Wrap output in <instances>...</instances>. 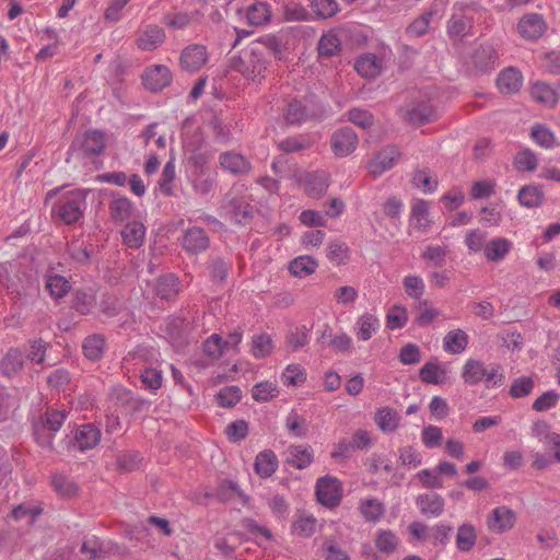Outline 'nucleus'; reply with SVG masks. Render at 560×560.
<instances>
[{"instance_id": "nucleus-1", "label": "nucleus", "mask_w": 560, "mask_h": 560, "mask_svg": "<svg viewBox=\"0 0 560 560\" xmlns=\"http://www.w3.org/2000/svg\"><path fill=\"white\" fill-rule=\"evenodd\" d=\"M268 60L261 46H250L241 55L230 59V69L240 72L245 79L260 81L265 78Z\"/></svg>"}, {"instance_id": "nucleus-2", "label": "nucleus", "mask_w": 560, "mask_h": 560, "mask_svg": "<svg viewBox=\"0 0 560 560\" xmlns=\"http://www.w3.org/2000/svg\"><path fill=\"white\" fill-rule=\"evenodd\" d=\"M88 189H77L68 192L60 200L58 217L65 224L77 223L83 215L86 208Z\"/></svg>"}, {"instance_id": "nucleus-3", "label": "nucleus", "mask_w": 560, "mask_h": 560, "mask_svg": "<svg viewBox=\"0 0 560 560\" xmlns=\"http://www.w3.org/2000/svg\"><path fill=\"white\" fill-rule=\"evenodd\" d=\"M342 485L336 477L324 476L316 481V497L320 504L334 509L342 499Z\"/></svg>"}, {"instance_id": "nucleus-4", "label": "nucleus", "mask_w": 560, "mask_h": 560, "mask_svg": "<svg viewBox=\"0 0 560 560\" xmlns=\"http://www.w3.org/2000/svg\"><path fill=\"white\" fill-rule=\"evenodd\" d=\"M105 150V135L100 130H88L77 136L72 141L69 153L80 151L86 156H98Z\"/></svg>"}, {"instance_id": "nucleus-5", "label": "nucleus", "mask_w": 560, "mask_h": 560, "mask_svg": "<svg viewBox=\"0 0 560 560\" xmlns=\"http://www.w3.org/2000/svg\"><path fill=\"white\" fill-rule=\"evenodd\" d=\"M358 135L351 127L337 129L330 137V148L335 156L346 158L358 147Z\"/></svg>"}, {"instance_id": "nucleus-6", "label": "nucleus", "mask_w": 560, "mask_h": 560, "mask_svg": "<svg viewBox=\"0 0 560 560\" xmlns=\"http://www.w3.org/2000/svg\"><path fill=\"white\" fill-rule=\"evenodd\" d=\"M547 30V24L539 13L524 14L517 24L520 35L527 40L540 38Z\"/></svg>"}, {"instance_id": "nucleus-7", "label": "nucleus", "mask_w": 560, "mask_h": 560, "mask_svg": "<svg viewBox=\"0 0 560 560\" xmlns=\"http://www.w3.org/2000/svg\"><path fill=\"white\" fill-rule=\"evenodd\" d=\"M208 51L206 46L192 44L183 49L179 57V65L183 70L196 72L207 62Z\"/></svg>"}, {"instance_id": "nucleus-8", "label": "nucleus", "mask_w": 560, "mask_h": 560, "mask_svg": "<svg viewBox=\"0 0 560 560\" xmlns=\"http://www.w3.org/2000/svg\"><path fill=\"white\" fill-rule=\"evenodd\" d=\"M142 81L148 90L159 92L171 84L172 73L166 66L154 65L144 71Z\"/></svg>"}, {"instance_id": "nucleus-9", "label": "nucleus", "mask_w": 560, "mask_h": 560, "mask_svg": "<svg viewBox=\"0 0 560 560\" xmlns=\"http://www.w3.org/2000/svg\"><path fill=\"white\" fill-rule=\"evenodd\" d=\"M400 156L396 145H387L377 152L375 158L369 163V171L372 175L378 176L390 170Z\"/></svg>"}, {"instance_id": "nucleus-10", "label": "nucleus", "mask_w": 560, "mask_h": 560, "mask_svg": "<svg viewBox=\"0 0 560 560\" xmlns=\"http://www.w3.org/2000/svg\"><path fill=\"white\" fill-rule=\"evenodd\" d=\"M515 513L511 509L499 506L489 514L487 525L491 532L501 534L511 529L515 524Z\"/></svg>"}, {"instance_id": "nucleus-11", "label": "nucleus", "mask_w": 560, "mask_h": 560, "mask_svg": "<svg viewBox=\"0 0 560 560\" xmlns=\"http://www.w3.org/2000/svg\"><path fill=\"white\" fill-rule=\"evenodd\" d=\"M404 117L415 126H422L434 120L435 110L428 102L412 103L406 106Z\"/></svg>"}, {"instance_id": "nucleus-12", "label": "nucleus", "mask_w": 560, "mask_h": 560, "mask_svg": "<svg viewBox=\"0 0 560 560\" xmlns=\"http://www.w3.org/2000/svg\"><path fill=\"white\" fill-rule=\"evenodd\" d=\"M209 245V236L201 228L192 226L188 229L183 235L182 246L189 254H198L205 252Z\"/></svg>"}, {"instance_id": "nucleus-13", "label": "nucleus", "mask_w": 560, "mask_h": 560, "mask_svg": "<svg viewBox=\"0 0 560 560\" xmlns=\"http://www.w3.org/2000/svg\"><path fill=\"white\" fill-rule=\"evenodd\" d=\"M314 117L315 112L300 100H291L283 109V118L287 125L300 126Z\"/></svg>"}, {"instance_id": "nucleus-14", "label": "nucleus", "mask_w": 560, "mask_h": 560, "mask_svg": "<svg viewBox=\"0 0 560 560\" xmlns=\"http://www.w3.org/2000/svg\"><path fill=\"white\" fill-rule=\"evenodd\" d=\"M416 504L425 516L439 517L444 513L445 501L436 492L419 494Z\"/></svg>"}, {"instance_id": "nucleus-15", "label": "nucleus", "mask_w": 560, "mask_h": 560, "mask_svg": "<svg viewBox=\"0 0 560 560\" xmlns=\"http://www.w3.org/2000/svg\"><path fill=\"white\" fill-rule=\"evenodd\" d=\"M165 40V32L161 26L147 25L137 38V46L147 51H152L160 47Z\"/></svg>"}, {"instance_id": "nucleus-16", "label": "nucleus", "mask_w": 560, "mask_h": 560, "mask_svg": "<svg viewBox=\"0 0 560 560\" xmlns=\"http://www.w3.org/2000/svg\"><path fill=\"white\" fill-rule=\"evenodd\" d=\"M114 398L117 404L128 409L132 413L147 411L150 407V401L135 395L131 390L126 388H118L114 393Z\"/></svg>"}, {"instance_id": "nucleus-17", "label": "nucleus", "mask_w": 560, "mask_h": 560, "mask_svg": "<svg viewBox=\"0 0 560 560\" xmlns=\"http://www.w3.org/2000/svg\"><path fill=\"white\" fill-rule=\"evenodd\" d=\"M523 84V75L516 68L509 67L502 70L497 78V86L503 94H514Z\"/></svg>"}, {"instance_id": "nucleus-18", "label": "nucleus", "mask_w": 560, "mask_h": 560, "mask_svg": "<svg viewBox=\"0 0 560 560\" xmlns=\"http://www.w3.org/2000/svg\"><path fill=\"white\" fill-rule=\"evenodd\" d=\"M313 460V450L308 445H291L285 452V463L296 469L308 467Z\"/></svg>"}, {"instance_id": "nucleus-19", "label": "nucleus", "mask_w": 560, "mask_h": 560, "mask_svg": "<svg viewBox=\"0 0 560 560\" xmlns=\"http://www.w3.org/2000/svg\"><path fill=\"white\" fill-rule=\"evenodd\" d=\"M532 434L540 441L556 447L553 452L555 462H560V434L550 431V425L545 420H537L532 427Z\"/></svg>"}, {"instance_id": "nucleus-20", "label": "nucleus", "mask_w": 560, "mask_h": 560, "mask_svg": "<svg viewBox=\"0 0 560 560\" xmlns=\"http://www.w3.org/2000/svg\"><path fill=\"white\" fill-rule=\"evenodd\" d=\"M232 219L237 224H247L254 218V207L245 197H232L229 201Z\"/></svg>"}, {"instance_id": "nucleus-21", "label": "nucleus", "mask_w": 560, "mask_h": 560, "mask_svg": "<svg viewBox=\"0 0 560 560\" xmlns=\"http://www.w3.org/2000/svg\"><path fill=\"white\" fill-rule=\"evenodd\" d=\"M24 368L23 353L18 348H11L4 354L0 363V372L5 377H13L22 372Z\"/></svg>"}, {"instance_id": "nucleus-22", "label": "nucleus", "mask_w": 560, "mask_h": 560, "mask_svg": "<svg viewBox=\"0 0 560 560\" xmlns=\"http://www.w3.org/2000/svg\"><path fill=\"white\" fill-rule=\"evenodd\" d=\"M96 305V294L92 289H78L72 294L71 308L81 315H89Z\"/></svg>"}, {"instance_id": "nucleus-23", "label": "nucleus", "mask_w": 560, "mask_h": 560, "mask_svg": "<svg viewBox=\"0 0 560 560\" xmlns=\"http://www.w3.org/2000/svg\"><path fill=\"white\" fill-rule=\"evenodd\" d=\"M354 68L361 77L373 79L382 73L383 63L376 55L365 54L357 59Z\"/></svg>"}, {"instance_id": "nucleus-24", "label": "nucleus", "mask_w": 560, "mask_h": 560, "mask_svg": "<svg viewBox=\"0 0 560 560\" xmlns=\"http://www.w3.org/2000/svg\"><path fill=\"white\" fill-rule=\"evenodd\" d=\"M75 443L80 451L95 447L101 440V431L92 423L81 425L74 435Z\"/></svg>"}, {"instance_id": "nucleus-25", "label": "nucleus", "mask_w": 560, "mask_h": 560, "mask_svg": "<svg viewBox=\"0 0 560 560\" xmlns=\"http://www.w3.org/2000/svg\"><path fill=\"white\" fill-rule=\"evenodd\" d=\"M278 463L275 452L271 450H265L256 456L254 468L259 477L268 478L276 472Z\"/></svg>"}, {"instance_id": "nucleus-26", "label": "nucleus", "mask_w": 560, "mask_h": 560, "mask_svg": "<svg viewBox=\"0 0 560 560\" xmlns=\"http://www.w3.org/2000/svg\"><path fill=\"white\" fill-rule=\"evenodd\" d=\"M328 186V176L324 172H313L305 176L304 188L307 196L312 198H320Z\"/></svg>"}, {"instance_id": "nucleus-27", "label": "nucleus", "mask_w": 560, "mask_h": 560, "mask_svg": "<svg viewBox=\"0 0 560 560\" xmlns=\"http://www.w3.org/2000/svg\"><path fill=\"white\" fill-rule=\"evenodd\" d=\"M518 202L525 208H539L545 200V194L539 185H525L517 194Z\"/></svg>"}, {"instance_id": "nucleus-28", "label": "nucleus", "mask_w": 560, "mask_h": 560, "mask_svg": "<svg viewBox=\"0 0 560 560\" xmlns=\"http://www.w3.org/2000/svg\"><path fill=\"white\" fill-rule=\"evenodd\" d=\"M109 214L114 222H124L131 217L132 203L125 196H114L108 205Z\"/></svg>"}, {"instance_id": "nucleus-29", "label": "nucleus", "mask_w": 560, "mask_h": 560, "mask_svg": "<svg viewBox=\"0 0 560 560\" xmlns=\"http://www.w3.org/2000/svg\"><path fill=\"white\" fill-rule=\"evenodd\" d=\"M45 279L46 289L48 290L50 296L54 298L55 300L62 299L71 290L70 282L63 276L48 271L45 275Z\"/></svg>"}, {"instance_id": "nucleus-30", "label": "nucleus", "mask_w": 560, "mask_h": 560, "mask_svg": "<svg viewBox=\"0 0 560 560\" xmlns=\"http://www.w3.org/2000/svg\"><path fill=\"white\" fill-rule=\"evenodd\" d=\"M498 59V54L491 45H480L472 55V62L480 71L491 69Z\"/></svg>"}, {"instance_id": "nucleus-31", "label": "nucleus", "mask_w": 560, "mask_h": 560, "mask_svg": "<svg viewBox=\"0 0 560 560\" xmlns=\"http://www.w3.org/2000/svg\"><path fill=\"white\" fill-rule=\"evenodd\" d=\"M179 292V280L173 273L161 276L156 283V294L163 300L171 301Z\"/></svg>"}, {"instance_id": "nucleus-32", "label": "nucleus", "mask_w": 560, "mask_h": 560, "mask_svg": "<svg viewBox=\"0 0 560 560\" xmlns=\"http://www.w3.org/2000/svg\"><path fill=\"white\" fill-rule=\"evenodd\" d=\"M220 165L232 174H245L250 170L249 163L243 155L231 152L220 155Z\"/></svg>"}, {"instance_id": "nucleus-33", "label": "nucleus", "mask_w": 560, "mask_h": 560, "mask_svg": "<svg viewBox=\"0 0 560 560\" xmlns=\"http://www.w3.org/2000/svg\"><path fill=\"white\" fill-rule=\"evenodd\" d=\"M511 248L512 243L509 240L497 237L485 246V256L489 261H500L504 259Z\"/></svg>"}, {"instance_id": "nucleus-34", "label": "nucleus", "mask_w": 560, "mask_h": 560, "mask_svg": "<svg viewBox=\"0 0 560 560\" xmlns=\"http://www.w3.org/2000/svg\"><path fill=\"white\" fill-rule=\"evenodd\" d=\"M374 420L383 432H394L398 428L400 417L395 409L382 407L376 411Z\"/></svg>"}, {"instance_id": "nucleus-35", "label": "nucleus", "mask_w": 560, "mask_h": 560, "mask_svg": "<svg viewBox=\"0 0 560 560\" xmlns=\"http://www.w3.org/2000/svg\"><path fill=\"white\" fill-rule=\"evenodd\" d=\"M144 234L145 228L139 221L128 222L121 231L124 242L131 248H138L142 245Z\"/></svg>"}, {"instance_id": "nucleus-36", "label": "nucleus", "mask_w": 560, "mask_h": 560, "mask_svg": "<svg viewBox=\"0 0 560 560\" xmlns=\"http://www.w3.org/2000/svg\"><path fill=\"white\" fill-rule=\"evenodd\" d=\"M477 542V532L470 523L462 524L456 534V547L459 551H470Z\"/></svg>"}, {"instance_id": "nucleus-37", "label": "nucleus", "mask_w": 560, "mask_h": 560, "mask_svg": "<svg viewBox=\"0 0 560 560\" xmlns=\"http://www.w3.org/2000/svg\"><path fill=\"white\" fill-rule=\"evenodd\" d=\"M468 345V336L462 329H454L446 334L443 347L446 352L457 354L463 352Z\"/></svg>"}, {"instance_id": "nucleus-38", "label": "nucleus", "mask_w": 560, "mask_h": 560, "mask_svg": "<svg viewBox=\"0 0 560 560\" xmlns=\"http://www.w3.org/2000/svg\"><path fill=\"white\" fill-rule=\"evenodd\" d=\"M318 262L311 256H299L289 264V271L292 276L304 278L315 272Z\"/></svg>"}, {"instance_id": "nucleus-39", "label": "nucleus", "mask_w": 560, "mask_h": 560, "mask_svg": "<svg viewBox=\"0 0 560 560\" xmlns=\"http://www.w3.org/2000/svg\"><path fill=\"white\" fill-rule=\"evenodd\" d=\"M318 55L320 57L330 58L341 51V40L334 32L323 34L317 45Z\"/></svg>"}, {"instance_id": "nucleus-40", "label": "nucleus", "mask_w": 560, "mask_h": 560, "mask_svg": "<svg viewBox=\"0 0 560 560\" xmlns=\"http://www.w3.org/2000/svg\"><path fill=\"white\" fill-rule=\"evenodd\" d=\"M471 19L464 15H453L447 24V34L452 38L462 40L471 30Z\"/></svg>"}, {"instance_id": "nucleus-41", "label": "nucleus", "mask_w": 560, "mask_h": 560, "mask_svg": "<svg viewBox=\"0 0 560 560\" xmlns=\"http://www.w3.org/2000/svg\"><path fill=\"white\" fill-rule=\"evenodd\" d=\"M487 375V369L479 360L470 359L466 362L463 369V378L465 383L475 385L481 382Z\"/></svg>"}, {"instance_id": "nucleus-42", "label": "nucleus", "mask_w": 560, "mask_h": 560, "mask_svg": "<svg viewBox=\"0 0 560 560\" xmlns=\"http://www.w3.org/2000/svg\"><path fill=\"white\" fill-rule=\"evenodd\" d=\"M313 140L306 135L288 137L278 143V149L284 153H295L310 149Z\"/></svg>"}, {"instance_id": "nucleus-43", "label": "nucleus", "mask_w": 560, "mask_h": 560, "mask_svg": "<svg viewBox=\"0 0 560 560\" xmlns=\"http://www.w3.org/2000/svg\"><path fill=\"white\" fill-rule=\"evenodd\" d=\"M105 346V338L102 335H91L86 337L83 341V352L84 355L90 360H98L103 352Z\"/></svg>"}, {"instance_id": "nucleus-44", "label": "nucleus", "mask_w": 560, "mask_h": 560, "mask_svg": "<svg viewBox=\"0 0 560 560\" xmlns=\"http://www.w3.org/2000/svg\"><path fill=\"white\" fill-rule=\"evenodd\" d=\"M285 428L291 435L296 438H305L308 433V423L306 419L295 411H291L287 416Z\"/></svg>"}, {"instance_id": "nucleus-45", "label": "nucleus", "mask_w": 560, "mask_h": 560, "mask_svg": "<svg viewBox=\"0 0 560 560\" xmlns=\"http://www.w3.org/2000/svg\"><path fill=\"white\" fill-rule=\"evenodd\" d=\"M270 16V8L266 2H256L247 10V20L252 25H264L269 22Z\"/></svg>"}, {"instance_id": "nucleus-46", "label": "nucleus", "mask_w": 560, "mask_h": 560, "mask_svg": "<svg viewBox=\"0 0 560 560\" xmlns=\"http://www.w3.org/2000/svg\"><path fill=\"white\" fill-rule=\"evenodd\" d=\"M358 325H359V330L357 332L358 339L366 341L372 338V335L378 328L380 323L375 315L365 313L359 318Z\"/></svg>"}, {"instance_id": "nucleus-47", "label": "nucleus", "mask_w": 560, "mask_h": 560, "mask_svg": "<svg viewBox=\"0 0 560 560\" xmlns=\"http://www.w3.org/2000/svg\"><path fill=\"white\" fill-rule=\"evenodd\" d=\"M399 539L392 530L380 529L375 537L376 548L384 553H393L396 551Z\"/></svg>"}, {"instance_id": "nucleus-48", "label": "nucleus", "mask_w": 560, "mask_h": 560, "mask_svg": "<svg viewBox=\"0 0 560 560\" xmlns=\"http://www.w3.org/2000/svg\"><path fill=\"white\" fill-rule=\"evenodd\" d=\"M532 96L548 106H555L558 102L557 92L546 83H535L532 88Z\"/></svg>"}, {"instance_id": "nucleus-49", "label": "nucleus", "mask_w": 560, "mask_h": 560, "mask_svg": "<svg viewBox=\"0 0 560 560\" xmlns=\"http://www.w3.org/2000/svg\"><path fill=\"white\" fill-rule=\"evenodd\" d=\"M534 387L535 381L532 376H521L512 382L509 394L516 399L524 398L532 394Z\"/></svg>"}, {"instance_id": "nucleus-50", "label": "nucleus", "mask_w": 560, "mask_h": 560, "mask_svg": "<svg viewBox=\"0 0 560 560\" xmlns=\"http://www.w3.org/2000/svg\"><path fill=\"white\" fill-rule=\"evenodd\" d=\"M242 398V390L237 386H226L219 390L215 396L217 402L220 407L232 408Z\"/></svg>"}, {"instance_id": "nucleus-51", "label": "nucleus", "mask_w": 560, "mask_h": 560, "mask_svg": "<svg viewBox=\"0 0 560 560\" xmlns=\"http://www.w3.org/2000/svg\"><path fill=\"white\" fill-rule=\"evenodd\" d=\"M428 300H419L416 308L418 311L415 317V324L420 327L429 326L439 315L440 311L434 307H428Z\"/></svg>"}, {"instance_id": "nucleus-52", "label": "nucleus", "mask_w": 560, "mask_h": 560, "mask_svg": "<svg viewBox=\"0 0 560 560\" xmlns=\"http://www.w3.org/2000/svg\"><path fill=\"white\" fill-rule=\"evenodd\" d=\"M445 371L433 362H427L419 371V377L422 382L428 384H441L443 380L440 376H444Z\"/></svg>"}, {"instance_id": "nucleus-53", "label": "nucleus", "mask_w": 560, "mask_h": 560, "mask_svg": "<svg viewBox=\"0 0 560 560\" xmlns=\"http://www.w3.org/2000/svg\"><path fill=\"white\" fill-rule=\"evenodd\" d=\"M238 485L232 480L222 481L215 489L214 493H207L208 498H217L221 502L230 501L235 494H240Z\"/></svg>"}, {"instance_id": "nucleus-54", "label": "nucleus", "mask_w": 560, "mask_h": 560, "mask_svg": "<svg viewBox=\"0 0 560 560\" xmlns=\"http://www.w3.org/2000/svg\"><path fill=\"white\" fill-rule=\"evenodd\" d=\"M52 486L61 497H72L77 493V485L65 475L56 474L52 476Z\"/></svg>"}, {"instance_id": "nucleus-55", "label": "nucleus", "mask_w": 560, "mask_h": 560, "mask_svg": "<svg viewBox=\"0 0 560 560\" xmlns=\"http://www.w3.org/2000/svg\"><path fill=\"white\" fill-rule=\"evenodd\" d=\"M387 328L394 330L401 328L408 320V314L405 306L394 305L387 313Z\"/></svg>"}, {"instance_id": "nucleus-56", "label": "nucleus", "mask_w": 560, "mask_h": 560, "mask_svg": "<svg viewBox=\"0 0 560 560\" xmlns=\"http://www.w3.org/2000/svg\"><path fill=\"white\" fill-rule=\"evenodd\" d=\"M252 46H261L264 49V56H266L267 52L272 55L276 58H280V55L282 52V44L279 37L275 35H265L261 36L255 44Z\"/></svg>"}, {"instance_id": "nucleus-57", "label": "nucleus", "mask_w": 560, "mask_h": 560, "mask_svg": "<svg viewBox=\"0 0 560 560\" xmlns=\"http://www.w3.org/2000/svg\"><path fill=\"white\" fill-rule=\"evenodd\" d=\"M273 349L272 339L267 334L253 337V354L256 358H265L271 353Z\"/></svg>"}, {"instance_id": "nucleus-58", "label": "nucleus", "mask_w": 560, "mask_h": 560, "mask_svg": "<svg viewBox=\"0 0 560 560\" xmlns=\"http://www.w3.org/2000/svg\"><path fill=\"white\" fill-rule=\"evenodd\" d=\"M514 166L517 171L533 172L537 167V158L529 149H525L516 154Z\"/></svg>"}, {"instance_id": "nucleus-59", "label": "nucleus", "mask_w": 560, "mask_h": 560, "mask_svg": "<svg viewBox=\"0 0 560 560\" xmlns=\"http://www.w3.org/2000/svg\"><path fill=\"white\" fill-rule=\"evenodd\" d=\"M312 9L320 19H329L339 11L336 0H313Z\"/></svg>"}, {"instance_id": "nucleus-60", "label": "nucleus", "mask_w": 560, "mask_h": 560, "mask_svg": "<svg viewBox=\"0 0 560 560\" xmlns=\"http://www.w3.org/2000/svg\"><path fill=\"white\" fill-rule=\"evenodd\" d=\"M48 343L43 339H34L28 341L27 359L36 364H42L45 359Z\"/></svg>"}, {"instance_id": "nucleus-61", "label": "nucleus", "mask_w": 560, "mask_h": 560, "mask_svg": "<svg viewBox=\"0 0 560 560\" xmlns=\"http://www.w3.org/2000/svg\"><path fill=\"white\" fill-rule=\"evenodd\" d=\"M432 15V12L422 13L406 28V34L416 37L424 35L428 32Z\"/></svg>"}, {"instance_id": "nucleus-62", "label": "nucleus", "mask_w": 560, "mask_h": 560, "mask_svg": "<svg viewBox=\"0 0 560 560\" xmlns=\"http://www.w3.org/2000/svg\"><path fill=\"white\" fill-rule=\"evenodd\" d=\"M532 137L542 148L549 149L555 144L553 132L542 125H536L532 128Z\"/></svg>"}, {"instance_id": "nucleus-63", "label": "nucleus", "mask_w": 560, "mask_h": 560, "mask_svg": "<svg viewBox=\"0 0 560 560\" xmlns=\"http://www.w3.org/2000/svg\"><path fill=\"white\" fill-rule=\"evenodd\" d=\"M192 20V15L186 12L167 13L163 18L166 26L173 30H183L187 27Z\"/></svg>"}, {"instance_id": "nucleus-64", "label": "nucleus", "mask_w": 560, "mask_h": 560, "mask_svg": "<svg viewBox=\"0 0 560 560\" xmlns=\"http://www.w3.org/2000/svg\"><path fill=\"white\" fill-rule=\"evenodd\" d=\"M559 398L560 395L553 389L545 392L533 402V409L538 412L547 411L558 404Z\"/></svg>"}]
</instances>
